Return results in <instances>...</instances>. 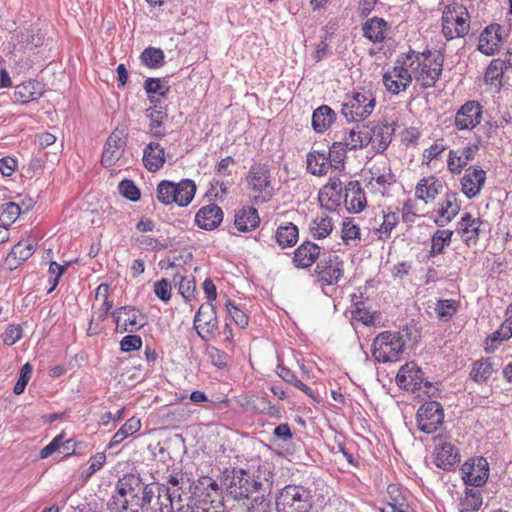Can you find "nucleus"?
I'll return each mask as SVG.
<instances>
[{"mask_svg": "<svg viewBox=\"0 0 512 512\" xmlns=\"http://www.w3.org/2000/svg\"><path fill=\"white\" fill-rule=\"evenodd\" d=\"M222 484L227 495L234 500H249L247 506L261 505L269 500L267 496L272 489V480L260 470L254 473L236 468L231 471L226 470L223 473Z\"/></svg>", "mask_w": 512, "mask_h": 512, "instance_id": "nucleus-1", "label": "nucleus"}, {"mask_svg": "<svg viewBox=\"0 0 512 512\" xmlns=\"http://www.w3.org/2000/svg\"><path fill=\"white\" fill-rule=\"evenodd\" d=\"M311 491L302 485H286L276 497V512H311Z\"/></svg>", "mask_w": 512, "mask_h": 512, "instance_id": "nucleus-2", "label": "nucleus"}, {"mask_svg": "<svg viewBox=\"0 0 512 512\" xmlns=\"http://www.w3.org/2000/svg\"><path fill=\"white\" fill-rule=\"evenodd\" d=\"M406 341L400 332L384 331L373 341L372 356L377 362H393L400 359Z\"/></svg>", "mask_w": 512, "mask_h": 512, "instance_id": "nucleus-3", "label": "nucleus"}, {"mask_svg": "<svg viewBox=\"0 0 512 512\" xmlns=\"http://www.w3.org/2000/svg\"><path fill=\"white\" fill-rule=\"evenodd\" d=\"M416 420L421 432L432 434L443 424L444 409L437 401H427L419 407Z\"/></svg>", "mask_w": 512, "mask_h": 512, "instance_id": "nucleus-4", "label": "nucleus"}, {"mask_svg": "<svg viewBox=\"0 0 512 512\" xmlns=\"http://www.w3.org/2000/svg\"><path fill=\"white\" fill-rule=\"evenodd\" d=\"M193 324L202 340L209 341L213 339L218 329V320L213 304L203 303L194 317Z\"/></svg>", "mask_w": 512, "mask_h": 512, "instance_id": "nucleus-5", "label": "nucleus"}, {"mask_svg": "<svg viewBox=\"0 0 512 512\" xmlns=\"http://www.w3.org/2000/svg\"><path fill=\"white\" fill-rule=\"evenodd\" d=\"M248 187L255 193L264 194L263 199L267 196L272 197L271 172L267 164L255 163L251 165L246 176Z\"/></svg>", "mask_w": 512, "mask_h": 512, "instance_id": "nucleus-6", "label": "nucleus"}, {"mask_svg": "<svg viewBox=\"0 0 512 512\" xmlns=\"http://www.w3.org/2000/svg\"><path fill=\"white\" fill-rule=\"evenodd\" d=\"M127 143V133L124 128H116L108 137L101 157L104 167H110L121 157V152Z\"/></svg>", "mask_w": 512, "mask_h": 512, "instance_id": "nucleus-7", "label": "nucleus"}, {"mask_svg": "<svg viewBox=\"0 0 512 512\" xmlns=\"http://www.w3.org/2000/svg\"><path fill=\"white\" fill-rule=\"evenodd\" d=\"M462 479L467 486L481 487L489 477V464L484 457L466 462L461 467Z\"/></svg>", "mask_w": 512, "mask_h": 512, "instance_id": "nucleus-8", "label": "nucleus"}, {"mask_svg": "<svg viewBox=\"0 0 512 512\" xmlns=\"http://www.w3.org/2000/svg\"><path fill=\"white\" fill-rule=\"evenodd\" d=\"M344 262L337 255H329L321 260L317 265L315 272L320 281L326 285L337 284L344 274Z\"/></svg>", "mask_w": 512, "mask_h": 512, "instance_id": "nucleus-9", "label": "nucleus"}, {"mask_svg": "<svg viewBox=\"0 0 512 512\" xmlns=\"http://www.w3.org/2000/svg\"><path fill=\"white\" fill-rule=\"evenodd\" d=\"M424 381V372L414 362L403 365L397 375L396 383L400 388L405 390H421Z\"/></svg>", "mask_w": 512, "mask_h": 512, "instance_id": "nucleus-10", "label": "nucleus"}, {"mask_svg": "<svg viewBox=\"0 0 512 512\" xmlns=\"http://www.w3.org/2000/svg\"><path fill=\"white\" fill-rule=\"evenodd\" d=\"M486 181V172L479 166H470L461 179L462 192L468 199H473L482 190Z\"/></svg>", "mask_w": 512, "mask_h": 512, "instance_id": "nucleus-11", "label": "nucleus"}, {"mask_svg": "<svg viewBox=\"0 0 512 512\" xmlns=\"http://www.w3.org/2000/svg\"><path fill=\"white\" fill-rule=\"evenodd\" d=\"M481 116L482 110L479 103L468 101L456 113L455 125L460 130L472 129L480 123Z\"/></svg>", "mask_w": 512, "mask_h": 512, "instance_id": "nucleus-12", "label": "nucleus"}, {"mask_svg": "<svg viewBox=\"0 0 512 512\" xmlns=\"http://www.w3.org/2000/svg\"><path fill=\"white\" fill-rule=\"evenodd\" d=\"M482 224L483 222L480 218L473 217L470 213H465L457 223L456 231L467 246L475 245L479 240Z\"/></svg>", "mask_w": 512, "mask_h": 512, "instance_id": "nucleus-13", "label": "nucleus"}, {"mask_svg": "<svg viewBox=\"0 0 512 512\" xmlns=\"http://www.w3.org/2000/svg\"><path fill=\"white\" fill-rule=\"evenodd\" d=\"M501 30L499 24L487 26L480 34L478 50L487 56L497 53L502 43Z\"/></svg>", "mask_w": 512, "mask_h": 512, "instance_id": "nucleus-14", "label": "nucleus"}, {"mask_svg": "<svg viewBox=\"0 0 512 512\" xmlns=\"http://www.w3.org/2000/svg\"><path fill=\"white\" fill-rule=\"evenodd\" d=\"M439 205L440 208L436 211L439 218L435 219L434 222L437 226L444 227L458 215L461 209V202L456 192H447L445 199Z\"/></svg>", "mask_w": 512, "mask_h": 512, "instance_id": "nucleus-15", "label": "nucleus"}, {"mask_svg": "<svg viewBox=\"0 0 512 512\" xmlns=\"http://www.w3.org/2000/svg\"><path fill=\"white\" fill-rule=\"evenodd\" d=\"M435 465L445 471H452L460 462L459 450L450 442H443L435 449Z\"/></svg>", "mask_w": 512, "mask_h": 512, "instance_id": "nucleus-16", "label": "nucleus"}, {"mask_svg": "<svg viewBox=\"0 0 512 512\" xmlns=\"http://www.w3.org/2000/svg\"><path fill=\"white\" fill-rule=\"evenodd\" d=\"M137 309L134 306H122L112 312L117 326L120 325L121 315L125 314L126 318L123 320V330L133 332L141 329L146 324L145 316L142 313L137 315Z\"/></svg>", "mask_w": 512, "mask_h": 512, "instance_id": "nucleus-17", "label": "nucleus"}, {"mask_svg": "<svg viewBox=\"0 0 512 512\" xmlns=\"http://www.w3.org/2000/svg\"><path fill=\"white\" fill-rule=\"evenodd\" d=\"M222 220L223 211L214 203L201 207L195 215L196 224L201 229L208 231L217 228Z\"/></svg>", "mask_w": 512, "mask_h": 512, "instance_id": "nucleus-18", "label": "nucleus"}, {"mask_svg": "<svg viewBox=\"0 0 512 512\" xmlns=\"http://www.w3.org/2000/svg\"><path fill=\"white\" fill-rule=\"evenodd\" d=\"M482 146L481 139L478 137L476 143L465 147L461 152L451 150L449 152L448 169L452 174H459L467 165L468 161L474 158L475 153Z\"/></svg>", "mask_w": 512, "mask_h": 512, "instance_id": "nucleus-19", "label": "nucleus"}, {"mask_svg": "<svg viewBox=\"0 0 512 512\" xmlns=\"http://www.w3.org/2000/svg\"><path fill=\"white\" fill-rule=\"evenodd\" d=\"M320 247L311 241H304L295 251L292 259L297 268L305 269L319 258Z\"/></svg>", "mask_w": 512, "mask_h": 512, "instance_id": "nucleus-20", "label": "nucleus"}, {"mask_svg": "<svg viewBox=\"0 0 512 512\" xmlns=\"http://www.w3.org/2000/svg\"><path fill=\"white\" fill-rule=\"evenodd\" d=\"M142 160L148 171L156 172L165 164V149L158 142H150L144 148Z\"/></svg>", "mask_w": 512, "mask_h": 512, "instance_id": "nucleus-21", "label": "nucleus"}, {"mask_svg": "<svg viewBox=\"0 0 512 512\" xmlns=\"http://www.w3.org/2000/svg\"><path fill=\"white\" fill-rule=\"evenodd\" d=\"M370 129L373 133L374 148L377 153L384 152L392 140V135L395 132V127L389 123L369 122Z\"/></svg>", "mask_w": 512, "mask_h": 512, "instance_id": "nucleus-22", "label": "nucleus"}, {"mask_svg": "<svg viewBox=\"0 0 512 512\" xmlns=\"http://www.w3.org/2000/svg\"><path fill=\"white\" fill-rule=\"evenodd\" d=\"M376 104V100L370 91L355 92L350 100L351 111L357 118L364 119L368 117Z\"/></svg>", "mask_w": 512, "mask_h": 512, "instance_id": "nucleus-23", "label": "nucleus"}, {"mask_svg": "<svg viewBox=\"0 0 512 512\" xmlns=\"http://www.w3.org/2000/svg\"><path fill=\"white\" fill-rule=\"evenodd\" d=\"M373 133L369 123L357 124L356 129L349 132V136L345 139V145L350 150L362 149L372 142Z\"/></svg>", "mask_w": 512, "mask_h": 512, "instance_id": "nucleus-24", "label": "nucleus"}, {"mask_svg": "<svg viewBox=\"0 0 512 512\" xmlns=\"http://www.w3.org/2000/svg\"><path fill=\"white\" fill-rule=\"evenodd\" d=\"M260 224V217L256 208L243 207L239 209L234 217V225L240 232L255 230Z\"/></svg>", "mask_w": 512, "mask_h": 512, "instance_id": "nucleus-25", "label": "nucleus"}, {"mask_svg": "<svg viewBox=\"0 0 512 512\" xmlns=\"http://www.w3.org/2000/svg\"><path fill=\"white\" fill-rule=\"evenodd\" d=\"M43 94V85L36 80L25 81L15 87L14 101L28 103L37 100Z\"/></svg>", "mask_w": 512, "mask_h": 512, "instance_id": "nucleus-26", "label": "nucleus"}, {"mask_svg": "<svg viewBox=\"0 0 512 512\" xmlns=\"http://www.w3.org/2000/svg\"><path fill=\"white\" fill-rule=\"evenodd\" d=\"M387 28L388 23L383 18L373 17L363 24V36L373 43H380L386 38Z\"/></svg>", "mask_w": 512, "mask_h": 512, "instance_id": "nucleus-27", "label": "nucleus"}, {"mask_svg": "<svg viewBox=\"0 0 512 512\" xmlns=\"http://www.w3.org/2000/svg\"><path fill=\"white\" fill-rule=\"evenodd\" d=\"M442 189L443 184L436 177L422 178L416 185V197L427 203V199H435Z\"/></svg>", "mask_w": 512, "mask_h": 512, "instance_id": "nucleus-28", "label": "nucleus"}, {"mask_svg": "<svg viewBox=\"0 0 512 512\" xmlns=\"http://www.w3.org/2000/svg\"><path fill=\"white\" fill-rule=\"evenodd\" d=\"M335 118L334 110L327 105H322L313 112L312 127L316 132H323L331 126Z\"/></svg>", "mask_w": 512, "mask_h": 512, "instance_id": "nucleus-29", "label": "nucleus"}, {"mask_svg": "<svg viewBox=\"0 0 512 512\" xmlns=\"http://www.w3.org/2000/svg\"><path fill=\"white\" fill-rule=\"evenodd\" d=\"M275 239L281 248L294 246L298 240V227L293 223L279 226L275 233Z\"/></svg>", "mask_w": 512, "mask_h": 512, "instance_id": "nucleus-30", "label": "nucleus"}, {"mask_svg": "<svg viewBox=\"0 0 512 512\" xmlns=\"http://www.w3.org/2000/svg\"><path fill=\"white\" fill-rule=\"evenodd\" d=\"M455 19L454 38L464 37L469 31V13L463 5L452 6Z\"/></svg>", "mask_w": 512, "mask_h": 512, "instance_id": "nucleus-31", "label": "nucleus"}, {"mask_svg": "<svg viewBox=\"0 0 512 512\" xmlns=\"http://www.w3.org/2000/svg\"><path fill=\"white\" fill-rule=\"evenodd\" d=\"M493 373V365L489 358L477 360L473 363L470 372L471 379L478 383H485Z\"/></svg>", "mask_w": 512, "mask_h": 512, "instance_id": "nucleus-32", "label": "nucleus"}, {"mask_svg": "<svg viewBox=\"0 0 512 512\" xmlns=\"http://www.w3.org/2000/svg\"><path fill=\"white\" fill-rule=\"evenodd\" d=\"M177 195V183L172 181L163 180L157 185V200L164 205L176 203Z\"/></svg>", "mask_w": 512, "mask_h": 512, "instance_id": "nucleus-33", "label": "nucleus"}, {"mask_svg": "<svg viewBox=\"0 0 512 512\" xmlns=\"http://www.w3.org/2000/svg\"><path fill=\"white\" fill-rule=\"evenodd\" d=\"M453 236V231L437 230L431 238V249L429 251V257H435L443 253L444 247L449 245Z\"/></svg>", "mask_w": 512, "mask_h": 512, "instance_id": "nucleus-34", "label": "nucleus"}, {"mask_svg": "<svg viewBox=\"0 0 512 512\" xmlns=\"http://www.w3.org/2000/svg\"><path fill=\"white\" fill-rule=\"evenodd\" d=\"M482 494L479 490L465 489V496L460 500L461 512H477L482 506Z\"/></svg>", "mask_w": 512, "mask_h": 512, "instance_id": "nucleus-35", "label": "nucleus"}, {"mask_svg": "<svg viewBox=\"0 0 512 512\" xmlns=\"http://www.w3.org/2000/svg\"><path fill=\"white\" fill-rule=\"evenodd\" d=\"M328 162L325 152H311L307 156V169L313 175H325Z\"/></svg>", "mask_w": 512, "mask_h": 512, "instance_id": "nucleus-36", "label": "nucleus"}, {"mask_svg": "<svg viewBox=\"0 0 512 512\" xmlns=\"http://www.w3.org/2000/svg\"><path fill=\"white\" fill-rule=\"evenodd\" d=\"M177 190L179 191V195H177L176 204L181 207H186L194 198L196 184L193 180L183 179L177 183Z\"/></svg>", "mask_w": 512, "mask_h": 512, "instance_id": "nucleus-37", "label": "nucleus"}, {"mask_svg": "<svg viewBox=\"0 0 512 512\" xmlns=\"http://www.w3.org/2000/svg\"><path fill=\"white\" fill-rule=\"evenodd\" d=\"M164 52L160 48L148 47L145 48L141 55V62L148 68H159L164 65Z\"/></svg>", "mask_w": 512, "mask_h": 512, "instance_id": "nucleus-38", "label": "nucleus"}, {"mask_svg": "<svg viewBox=\"0 0 512 512\" xmlns=\"http://www.w3.org/2000/svg\"><path fill=\"white\" fill-rule=\"evenodd\" d=\"M141 428V422L139 419L135 417H131L128 419L120 429L114 434L112 440L110 442V446L117 445L121 443L128 436L133 435Z\"/></svg>", "mask_w": 512, "mask_h": 512, "instance_id": "nucleus-39", "label": "nucleus"}, {"mask_svg": "<svg viewBox=\"0 0 512 512\" xmlns=\"http://www.w3.org/2000/svg\"><path fill=\"white\" fill-rule=\"evenodd\" d=\"M310 229L315 239H323L332 232V219L327 215L317 217L312 221Z\"/></svg>", "mask_w": 512, "mask_h": 512, "instance_id": "nucleus-40", "label": "nucleus"}, {"mask_svg": "<svg viewBox=\"0 0 512 512\" xmlns=\"http://www.w3.org/2000/svg\"><path fill=\"white\" fill-rule=\"evenodd\" d=\"M346 149L348 148L345 142H334L326 154L328 165L336 169L339 168V165L343 166L346 158Z\"/></svg>", "mask_w": 512, "mask_h": 512, "instance_id": "nucleus-41", "label": "nucleus"}, {"mask_svg": "<svg viewBox=\"0 0 512 512\" xmlns=\"http://www.w3.org/2000/svg\"><path fill=\"white\" fill-rule=\"evenodd\" d=\"M458 302L453 299L438 300L435 312L440 320L448 321L457 313Z\"/></svg>", "mask_w": 512, "mask_h": 512, "instance_id": "nucleus-42", "label": "nucleus"}, {"mask_svg": "<svg viewBox=\"0 0 512 512\" xmlns=\"http://www.w3.org/2000/svg\"><path fill=\"white\" fill-rule=\"evenodd\" d=\"M505 70H507L506 61L493 59L486 69L484 76L485 82L494 84L497 80L502 78Z\"/></svg>", "mask_w": 512, "mask_h": 512, "instance_id": "nucleus-43", "label": "nucleus"}, {"mask_svg": "<svg viewBox=\"0 0 512 512\" xmlns=\"http://www.w3.org/2000/svg\"><path fill=\"white\" fill-rule=\"evenodd\" d=\"M43 36L34 30L27 29L18 35L19 43L25 48L32 50L43 44Z\"/></svg>", "mask_w": 512, "mask_h": 512, "instance_id": "nucleus-44", "label": "nucleus"}, {"mask_svg": "<svg viewBox=\"0 0 512 512\" xmlns=\"http://www.w3.org/2000/svg\"><path fill=\"white\" fill-rule=\"evenodd\" d=\"M382 223L380 228L376 229L379 233L380 239H387L390 237L391 231L396 227L399 222V217L396 212L385 213L382 211Z\"/></svg>", "mask_w": 512, "mask_h": 512, "instance_id": "nucleus-45", "label": "nucleus"}, {"mask_svg": "<svg viewBox=\"0 0 512 512\" xmlns=\"http://www.w3.org/2000/svg\"><path fill=\"white\" fill-rule=\"evenodd\" d=\"M318 200L321 207L329 211H335L340 206L341 193L321 189L318 194Z\"/></svg>", "mask_w": 512, "mask_h": 512, "instance_id": "nucleus-46", "label": "nucleus"}, {"mask_svg": "<svg viewBox=\"0 0 512 512\" xmlns=\"http://www.w3.org/2000/svg\"><path fill=\"white\" fill-rule=\"evenodd\" d=\"M442 74V68H431L430 65L423 63L420 81L423 88L433 87Z\"/></svg>", "mask_w": 512, "mask_h": 512, "instance_id": "nucleus-47", "label": "nucleus"}, {"mask_svg": "<svg viewBox=\"0 0 512 512\" xmlns=\"http://www.w3.org/2000/svg\"><path fill=\"white\" fill-rule=\"evenodd\" d=\"M143 87L148 96L157 94L160 97H166L170 91V87L164 86L160 78H147Z\"/></svg>", "mask_w": 512, "mask_h": 512, "instance_id": "nucleus-48", "label": "nucleus"}, {"mask_svg": "<svg viewBox=\"0 0 512 512\" xmlns=\"http://www.w3.org/2000/svg\"><path fill=\"white\" fill-rule=\"evenodd\" d=\"M20 214L21 208L17 203L8 202L0 206V220L3 223H14Z\"/></svg>", "mask_w": 512, "mask_h": 512, "instance_id": "nucleus-49", "label": "nucleus"}, {"mask_svg": "<svg viewBox=\"0 0 512 512\" xmlns=\"http://www.w3.org/2000/svg\"><path fill=\"white\" fill-rule=\"evenodd\" d=\"M147 118L150 119L149 131L151 135L155 138H163L165 136V132L162 130V127L164 121L168 118V112L160 111V113L154 114V116Z\"/></svg>", "mask_w": 512, "mask_h": 512, "instance_id": "nucleus-50", "label": "nucleus"}, {"mask_svg": "<svg viewBox=\"0 0 512 512\" xmlns=\"http://www.w3.org/2000/svg\"><path fill=\"white\" fill-rule=\"evenodd\" d=\"M119 193L126 199L137 202L140 197L141 193L138 187L135 185V183L132 180L124 179L122 180L118 185Z\"/></svg>", "mask_w": 512, "mask_h": 512, "instance_id": "nucleus-51", "label": "nucleus"}, {"mask_svg": "<svg viewBox=\"0 0 512 512\" xmlns=\"http://www.w3.org/2000/svg\"><path fill=\"white\" fill-rule=\"evenodd\" d=\"M34 253L33 245L27 242H19L13 246L9 257H13L19 262L26 261Z\"/></svg>", "mask_w": 512, "mask_h": 512, "instance_id": "nucleus-52", "label": "nucleus"}, {"mask_svg": "<svg viewBox=\"0 0 512 512\" xmlns=\"http://www.w3.org/2000/svg\"><path fill=\"white\" fill-rule=\"evenodd\" d=\"M452 6H447L442 15V32L447 40L454 39L455 19Z\"/></svg>", "mask_w": 512, "mask_h": 512, "instance_id": "nucleus-53", "label": "nucleus"}, {"mask_svg": "<svg viewBox=\"0 0 512 512\" xmlns=\"http://www.w3.org/2000/svg\"><path fill=\"white\" fill-rule=\"evenodd\" d=\"M32 365L30 363H25L20 369L19 378L14 385L13 392L16 395H20L24 392L32 373Z\"/></svg>", "mask_w": 512, "mask_h": 512, "instance_id": "nucleus-54", "label": "nucleus"}, {"mask_svg": "<svg viewBox=\"0 0 512 512\" xmlns=\"http://www.w3.org/2000/svg\"><path fill=\"white\" fill-rule=\"evenodd\" d=\"M124 483L125 487L129 492L130 499L133 498L136 494L140 493V490L145 485L142 482V479L135 474H125L122 478H120Z\"/></svg>", "mask_w": 512, "mask_h": 512, "instance_id": "nucleus-55", "label": "nucleus"}, {"mask_svg": "<svg viewBox=\"0 0 512 512\" xmlns=\"http://www.w3.org/2000/svg\"><path fill=\"white\" fill-rule=\"evenodd\" d=\"M214 502L215 500L212 499L211 493H207L204 498L198 499V503L188 507L187 510L190 509L191 512H224L217 509V506L213 505Z\"/></svg>", "mask_w": 512, "mask_h": 512, "instance_id": "nucleus-56", "label": "nucleus"}, {"mask_svg": "<svg viewBox=\"0 0 512 512\" xmlns=\"http://www.w3.org/2000/svg\"><path fill=\"white\" fill-rule=\"evenodd\" d=\"M226 308L237 326L245 328L248 325V316L242 310L236 307L231 300L226 302Z\"/></svg>", "mask_w": 512, "mask_h": 512, "instance_id": "nucleus-57", "label": "nucleus"}, {"mask_svg": "<svg viewBox=\"0 0 512 512\" xmlns=\"http://www.w3.org/2000/svg\"><path fill=\"white\" fill-rule=\"evenodd\" d=\"M154 293L163 302H168L171 298L172 286L168 279L162 278L154 283Z\"/></svg>", "mask_w": 512, "mask_h": 512, "instance_id": "nucleus-58", "label": "nucleus"}, {"mask_svg": "<svg viewBox=\"0 0 512 512\" xmlns=\"http://www.w3.org/2000/svg\"><path fill=\"white\" fill-rule=\"evenodd\" d=\"M383 83L386 89L392 94H398L400 91L406 90L408 87L407 82L400 81L394 78L392 73H385L383 75Z\"/></svg>", "mask_w": 512, "mask_h": 512, "instance_id": "nucleus-59", "label": "nucleus"}, {"mask_svg": "<svg viewBox=\"0 0 512 512\" xmlns=\"http://www.w3.org/2000/svg\"><path fill=\"white\" fill-rule=\"evenodd\" d=\"M106 455L101 452L97 453L92 457V461L88 467V469L81 474V478L86 481L88 480L95 472L100 470L102 466L105 464Z\"/></svg>", "mask_w": 512, "mask_h": 512, "instance_id": "nucleus-60", "label": "nucleus"}, {"mask_svg": "<svg viewBox=\"0 0 512 512\" xmlns=\"http://www.w3.org/2000/svg\"><path fill=\"white\" fill-rule=\"evenodd\" d=\"M142 347V338L139 335H127L120 341L122 352L139 350Z\"/></svg>", "mask_w": 512, "mask_h": 512, "instance_id": "nucleus-61", "label": "nucleus"}, {"mask_svg": "<svg viewBox=\"0 0 512 512\" xmlns=\"http://www.w3.org/2000/svg\"><path fill=\"white\" fill-rule=\"evenodd\" d=\"M21 338H22L21 325L11 324V325H8V327L6 328V330L4 332L3 342L8 346H12L17 341H19Z\"/></svg>", "mask_w": 512, "mask_h": 512, "instance_id": "nucleus-62", "label": "nucleus"}, {"mask_svg": "<svg viewBox=\"0 0 512 512\" xmlns=\"http://www.w3.org/2000/svg\"><path fill=\"white\" fill-rule=\"evenodd\" d=\"M131 508L130 506V497L125 498L121 496L113 495L108 502V509L111 512H126Z\"/></svg>", "mask_w": 512, "mask_h": 512, "instance_id": "nucleus-63", "label": "nucleus"}, {"mask_svg": "<svg viewBox=\"0 0 512 512\" xmlns=\"http://www.w3.org/2000/svg\"><path fill=\"white\" fill-rule=\"evenodd\" d=\"M382 512H413V510L405 503L401 493H398V496L393 498V502H389L387 507L382 509Z\"/></svg>", "mask_w": 512, "mask_h": 512, "instance_id": "nucleus-64", "label": "nucleus"}]
</instances>
